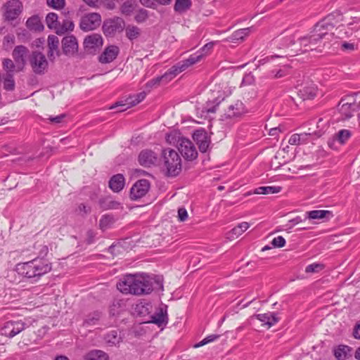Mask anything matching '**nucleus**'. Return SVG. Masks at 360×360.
Listing matches in <instances>:
<instances>
[{"label": "nucleus", "instance_id": "obj_22", "mask_svg": "<svg viewBox=\"0 0 360 360\" xmlns=\"http://www.w3.org/2000/svg\"><path fill=\"white\" fill-rule=\"evenodd\" d=\"M345 100H342L339 104V110L340 113L345 116L347 118H349L353 115V113L357 110V103H354V100H349L348 97Z\"/></svg>", "mask_w": 360, "mask_h": 360}, {"label": "nucleus", "instance_id": "obj_64", "mask_svg": "<svg viewBox=\"0 0 360 360\" xmlns=\"http://www.w3.org/2000/svg\"><path fill=\"white\" fill-rule=\"evenodd\" d=\"M77 210L81 215H86L91 212V207L82 203L78 206Z\"/></svg>", "mask_w": 360, "mask_h": 360}, {"label": "nucleus", "instance_id": "obj_11", "mask_svg": "<svg viewBox=\"0 0 360 360\" xmlns=\"http://www.w3.org/2000/svg\"><path fill=\"white\" fill-rule=\"evenodd\" d=\"M124 21L119 17H114L106 20L103 22V30L105 35H112L115 32H120L124 28Z\"/></svg>", "mask_w": 360, "mask_h": 360}, {"label": "nucleus", "instance_id": "obj_49", "mask_svg": "<svg viewBox=\"0 0 360 360\" xmlns=\"http://www.w3.org/2000/svg\"><path fill=\"white\" fill-rule=\"evenodd\" d=\"M151 308V305L148 302H141L140 303L136 305V311L141 315H145L148 314L150 311V309Z\"/></svg>", "mask_w": 360, "mask_h": 360}, {"label": "nucleus", "instance_id": "obj_62", "mask_svg": "<svg viewBox=\"0 0 360 360\" xmlns=\"http://www.w3.org/2000/svg\"><path fill=\"white\" fill-rule=\"evenodd\" d=\"M210 143V140L209 137L207 139H206L205 140H204L203 141L198 143V145L200 151L201 153H205L209 148Z\"/></svg>", "mask_w": 360, "mask_h": 360}, {"label": "nucleus", "instance_id": "obj_54", "mask_svg": "<svg viewBox=\"0 0 360 360\" xmlns=\"http://www.w3.org/2000/svg\"><path fill=\"white\" fill-rule=\"evenodd\" d=\"M220 335H215V334H212V335H208L207 337H206L205 338H204L202 340H201L200 342L197 343L196 345H195V347H202L206 344H208L210 342H212L214 340H216L217 339H218L219 338Z\"/></svg>", "mask_w": 360, "mask_h": 360}, {"label": "nucleus", "instance_id": "obj_58", "mask_svg": "<svg viewBox=\"0 0 360 360\" xmlns=\"http://www.w3.org/2000/svg\"><path fill=\"white\" fill-rule=\"evenodd\" d=\"M271 244L275 248H283L285 245V240L283 236H279L272 240Z\"/></svg>", "mask_w": 360, "mask_h": 360}, {"label": "nucleus", "instance_id": "obj_37", "mask_svg": "<svg viewBox=\"0 0 360 360\" xmlns=\"http://www.w3.org/2000/svg\"><path fill=\"white\" fill-rule=\"evenodd\" d=\"M125 34L126 37L132 41L141 36V30L136 26L129 25L125 29Z\"/></svg>", "mask_w": 360, "mask_h": 360}, {"label": "nucleus", "instance_id": "obj_18", "mask_svg": "<svg viewBox=\"0 0 360 360\" xmlns=\"http://www.w3.org/2000/svg\"><path fill=\"white\" fill-rule=\"evenodd\" d=\"M103 45V38L98 34H92L85 37L84 41V49L93 53Z\"/></svg>", "mask_w": 360, "mask_h": 360}, {"label": "nucleus", "instance_id": "obj_59", "mask_svg": "<svg viewBox=\"0 0 360 360\" xmlns=\"http://www.w3.org/2000/svg\"><path fill=\"white\" fill-rule=\"evenodd\" d=\"M302 137L301 135L297 134H295L290 136L289 139L288 143L290 145H299L304 143V141L302 140Z\"/></svg>", "mask_w": 360, "mask_h": 360}, {"label": "nucleus", "instance_id": "obj_44", "mask_svg": "<svg viewBox=\"0 0 360 360\" xmlns=\"http://www.w3.org/2000/svg\"><path fill=\"white\" fill-rule=\"evenodd\" d=\"M108 355L101 350H94L87 355L86 360H108Z\"/></svg>", "mask_w": 360, "mask_h": 360}, {"label": "nucleus", "instance_id": "obj_9", "mask_svg": "<svg viewBox=\"0 0 360 360\" xmlns=\"http://www.w3.org/2000/svg\"><path fill=\"white\" fill-rule=\"evenodd\" d=\"M101 22V17L97 13H91L81 18L79 27L83 31H91L96 29Z\"/></svg>", "mask_w": 360, "mask_h": 360}, {"label": "nucleus", "instance_id": "obj_21", "mask_svg": "<svg viewBox=\"0 0 360 360\" xmlns=\"http://www.w3.org/2000/svg\"><path fill=\"white\" fill-rule=\"evenodd\" d=\"M158 156L151 150H143L139 155V162L141 165L149 167L157 162Z\"/></svg>", "mask_w": 360, "mask_h": 360}, {"label": "nucleus", "instance_id": "obj_29", "mask_svg": "<svg viewBox=\"0 0 360 360\" xmlns=\"http://www.w3.org/2000/svg\"><path fill=\"white\" fill-rule=\"evenodd\" d=\"M184 64L182 62L177 63L176 65L172 66L170 69H169L164 75L163 77L165 78V82H168L172 80L174 77H176L180 72L184 71L186 68L184 67Z\"/></svg>", "mask_w": 360, "mask_h": 360}, {"label": "nucleus", "instance_id": "obj_33", "mask_svg": "<svg viewBox=\"0 0 360 360\" xmlns=\"http://www.w3.org/2000/svg\"><path fill=\"white\" fill-rule=\"evenodd\" d=\"M250 227L249 223L243 221L239 224L237 226L234 227L229 233L228 238L229 239L237 238L245 232Z\"/></svg>", "mask_w": 360, "mask_h": 360}, {"label": "nucleus", "instance_id": "obj_30", "mask_svg": "<svg viewBox=\"0 0 360 360\" xmlns=\"http://www.w3.org/2000/svg\"><path fill=\"white\" fill-rule=\"evenodd\" d=\"M257 319L261 322H264L268 326V328L273 326L278 321L274 313L259 314L256 315Z\"/></svg>", "mask_w": 360, "mask_h": 360}, {"label": "nucleus", "instance_id": "obj_34", "mask_svg": "<svg viewBox=\"0 0 360 360\" xmlns=\"http://www.w3.org/2000/svg\"><path fill=\"white\" fill-rule=\"evenodd\" d=\"M3 87L7 91H13L15 87L14 75L9 74H3L2 75Z\"/></svg>", "mask_w": 360, "mask_h": 360}, {"label": "nucleus", "instance_id": "obj_52", "mask_svg": "<svg viewBox=\"0 0 360 360\" xmlns=\"http://www.w3.org/2000/svg\"><path fill=\"white\" fill-rule=\"evenodd\" d=\"M290 73V69L288 66H284L282 68H280L278 70L271 71V74L273 75V77L276 79H279L288 75Z\"/></svg>", "mask_w": 360, "mask_h": 360}, {"label": "nucleus", "instance_id": "obj_4", "mask_svg": "<svg viewBox=\"0 0 360 360\" xmlns=\"http://www.w3.org/2000/svg\"><path fill=\"white\" fill-rule=\"evenodd\" d=\"M324 47L319 41V38L314 36L312 32L305 36H300L297 34L296 43L293 44L292 50L296 52L297 55L307 51H315L321 53Z\"/></svg>", "mask_w": 360, "mask_h": 360}, {"label": "nucleus", "instance_id": "obj_61", "mask_svg": "<svg viewBox=\"0 0 360 360\" xmlns=\"http://www.w3.org/2000/svg\"><path fill=\"white\" fill-rule=\"evenodd\" d=\"M255 82V77L252 73L246 74L242 80L241 85L246 86L253 84Z\"/></svg>", "mask_w": 360, "mask_h": 360}, {"label": "nucleus", "instance_id": "obj_46", "mask_svg": "<svg viewBox=\"0 0 360 360\" xmlns=\"http://www.w3.org/2000/svg\"><path fill=\"white\" fill-rule=\"evenodd\" d=\"M184 137L181 136V134L178 131H172L167 134L166 140L167 143L169 144H176V147H178V144L180 143V139H182Z\"/></svg>", "mask_w": 360, "mask_h": 360}, {"label": "nucleus", "instance_id": "obj_24", "mask_svg": "<svg viewBox=\"0 0 360 360\" xmlns=\"http://www.w3.org/2000/svg\"><path fill=\"white\" fill-rule=\"evenodd\" d=\"M125 179L121 174L113 175L109 181V187L115 193H119L124 186Z\"/></svg>", "mask_w": 360, "mask_h": 360}, {"label": "nucleus", "instance_id": "obj_3", "mask_svg": "<svg viewBox=\"0 0 360 360\" xmlns=\"http://www.w3.org/2000/svg\"><path fill=\"white\" fill-rule=\"evenodd\" d=\"M51 264L44 259H34L27 262L18 264L16 271L32 282H37L42 276L51 270Z\"/></svg>", "mask_w": 360, "mask_h": 360}, {"label": "nucleus", "instance_id": "obj_50", "mask_svg": "<svg viewBox=\"0 0 360 360\" xmlns=\"http://www.w3.org/2000/svg\"><path fill=\"white\" fill-rule=\"evenodd\" d=\"M46 4L56 10H61L65 6V0H46Z\"/></svg>", "mask_w": 360, "mask_h": 360}, {"label": "nucleus", "instance_id": "obj_16", "mask_svg": "<svg viewBox=\"0 0 360 360\" xmlns=\"http://www.w3.org/2000/svg\"><path fill=\"white\" fill-rule=\"evenodd\" d=\"M247 112V110L242 101H237L230 105L225 111L223 117L224 120L233 119L242 117Z\"/></svg>", "mask_w": 360, "mask_h": 360}, {"label": "nucleus", "instance_id": "obj_20", "mask_svg": "<svg viewBox=\"0 0 360 360\" xmlns=\"http://www.w3.org/2000/svg\"><path fill=\"white\" fill-rule=\"evenodd\" d=\"M149 322L157 325L158 327L166 326L168 323L167 306L160 307L154 314L151 315Z\"/></svg>", "mask_w": 360, "mask_h": 360}, {"label": "nucleus", "instance_id": "obj_55", "mask_svg": "<svg viewBox=\"0 0 360 360\" xmlns=\"http://www.w3.org/2000/svg\"><path fill=\"white\" fill-rule=\"evenodd\" d=\"M148 17V11L143 8L140 9L136 14L134 18L137 22H144Z\"/></svg>", "mask_w": 360, "mask_h": 360}, {"label": "nucleus", "instance_id": "obj_19", "mask_svg": "<svg viewBox=\"0 0 360 360\" xmlns=\"http://www.w3.org/2000/svg\"><path fill=\"white\" fill-rule=\"evenodd\" d=\"M48 52L47 56L49 59L53 62L56 56L60 55L59 50V39L56 35H49L47 39Z\"/></svg>", "mask_w": 360, "mask_h": 360}, {"label": "nucleus", "instance_id": "obj_23", "mask_svg": "<svg viewBox=\"0 0 360 360\" xmlns=\"http://www.w3.org/2000/svg\"><path fill=\"white\" fill-rule=\"evenodd\" d=\"M119 48L116 46L107 47L99 57V61L102 63H109L113 61L117 56Z\"/></svg>", "mask_w": 360, "mask_h": 360}, {"label": "nucleus", "instance_id": "obj_28", "mask_svg": "<svg viewBox=\"0 0 360 360\" xmlns=\"http://www.w3.org/2000/svg\"><path fill=\"white\" fill-rule=\"evenodd\" d=\"M104 340L108 346H116L122 338L117 330H112L105 335Z\"/></svg>", "mask_w": 360, "mask_h": 360}, {"label": "nucleus", "instance_id": "obj_32", "mask_svg": "<svg viewBox=\"0 0 360 360\" xmlns=\"http://www.w3.org/2000/svg\"><path fill=\"white\" fill-rule=\"evenodd\" d=\"M252 30H253L252 27L238 30L235 31L231 34V36L229 37L230 41L232 42H236L238 41H243L244 39L247 36H248Z\"/></svg>", "mask_w": 360, "mask_h": 360}, {"label": "nucleus", "instance_id": "obj_53", "mask_svg": "<svg viewBox=\"0 0 360 360\" xmlns=\"http://www.w3.org/2000/svg\"><path fill=\"white\" fill-rule=\"evenodd\" d=\"M134 8V4L131 1H127L122 4L120 10L122 14L129 15L133 12Z\"/></svg>", "mask_w": 360, "mask_h": 360}, {"label": "nucleus", "instance_id": "obj_43", "mask_svg": "<svg viewBox=\"0 0 360 360\" xmlns=\"http://www.w3.org/2000/svg\"><path fill=\"white\" fill-rule=\"evenodd\" d=\"M191 6V0H176L174 10L178 13H184Z\"/></svg>", "mask_w": 360, "mask_h": 360}, {"label": "nucleus", "instance_id": "obj_47", "mask_svg": "<svg viewBox=\"0 0 360 360\" xmlns=\"http://www.w3.org/2000/svg\"><path fill=\"white\" fill-rule=\"evenodd\" d=\"M202 57H203L202 53H196V54L190 56V57L188 59L184 60L181 62L184 65V67H185L186 69L188 67H190L191 65H194L195 63L200 61Z\"/></svg>", "mask_w": 360, "mask_h": 360}, {"label": "nucleus", "instance_id": "obj_57", "mask_svg": "<svg viewBox=\"0 0 360 360\" xmlns=\"http://www.w3.org/2000/svg\"><path fill=\"white\" fill-rule=\"evenodd\" d=\"M161 81H165V78L163 77V75H162L160 77H155V78L152 79L151 80L148 81L146 83V88L152 89L154 86H158Z\"/></svg>", "mask_w": 360, "mask_h": 360}, {"label": "nucleus", "instance_id": "obj_26", "mask_svg": "<svg viewBox=\"0 0 360 360\" xmlns=\"http://www.w3.org/2000/svg\"><path fill=\"white\" fill-rule=\"evenodd\" d=\"M27 28L32 32H41L44 30V25L41 22L39 17L34 15L29 18L26 21Z\"/></svg>", "mask_w": 360, "mask_h": 360}, {"label": "nucleus", "instance_id": "obj_31", "mask_svg": "<svg viewBox=\"0 0 360 360\" xmlns=\"http://www.w3.org/2000/svg\"><path fill=\"white\" fill-rule=\"evenodd\" d=\"M98 203L101 208L104 210H117L120 207V203L110 197L100 199Z\"/></svg>", "mask_w": 360, "mask_h": 360}, {"label": "nucleus", "instance_id": "obj_15", "mask_svg": "<svg viewBox=\"0 0 360 360\" xmlns=\"http://www.w3.org/2000/svg\"><path fill=\"white\" fill-rule=\"evenodd\" d=\"M63 53L68 57L73 56L78 51V42L73 35H68L61 41Z\"/></svg>", "mask_w": 360, "mask_h": 360}, {"label": "nucleus", "instance_id": "obj_35", "mask_svg": "<svg viewBox=\"0 0 360 360\" xmlns=\"http://www.w3.org/2000/svg\"><path fill=\"white\" fill-rule=\"evenodd\" d=\"M333 33H335V39L337 38L343 39L351 36L352 34V30L349 26L341 25L335 28Z\"/></svg>", "mask_w": 360, "mask_h": 360}, {"label": "nucleus", "instance_id": "obj_45", "mask_svg": "<svg viewBox=\"0 0 360 360\" xmlns=\"http://www.w3.org/2000/svg\"><path fill=\"white\" fill-rule=\"evenodd\" d=\"M351 131L348 129H341L337 134H335L334 138L335 140L339 141L341 144H344L351 137Z\"/></svg>", "mask_w": 360, "mask_h": 360}, {"label": "nucleus", "instance_id": "obj_10", "mask_svg": "<svg viewBox=\"0 0 360 360\" xmlns=\"http://www.w3.org/2000/svg\"><path fill=\"white\" fill-rule=\"evenodd\" d=\"M297 33L286 34L275 41V44L280 49H286L287 54L290 56L297 55L296 52L292 50L293 44L296 43Z\"/></svg>", "mask_w": 360, "mask_h": 360}, {"label": "nucleus", "instance_id": "obj_38", "mask_svg": "<svg viewBox=\"0 0 360 360\" xmlns=\"http://www.w3.org/2000/svg\"><path fill=\"white\" fill-rule=\"evenodd\" d=\"M3 70H4V74H9L14 75V73L17 71V64L10 58H5L2 62Z\"/></svg>", "mask_w": 360, "mask_h": 360}, {"label": "nucleus", "instance_id": "obj_39", "mask_svg": "<svg viewBox=\"0 0 360 360\" xmlns=\"http://www.w3.org/2000/svg\"><path fill=\"white\" fill-rule=\"evenodd\" d=\"M75 25L73 22L70 20L66 19L63 21L62 25L59 23L56 32L58 34H63L68 31H72Z\"/></svg>", "mask_w": 360, "mask_h": 360}, {"label": "nucleus", "instance_id": "obj_36", "mask_svg": "<svg viewBox=\"0 0 360 360\" xmlns=\"http://www.w3.org/2000/svg\"><path fill=\"white\" fill-rule=\"evenodd\" d=\"M330 214L331 212L328 210H311L306 212L304 219H321Z\"/></svg>", "mask_w": 360, "mask_h": 360}, {"label": "nucleus", "instance_id": "obj_1", "mask_svg": "<svg viewBox=\"0 0 360 360\" xmlns=\"http://www.w3.org/2000/svg\"><path fill=\"white\" fill-rule=\"evenodd\" d=\"M117 287L122 293L136 295L149 294L154 290H163L162 280L160 276L146 274L127 275L117 284Z\"/></svg>", "mask_w": 360, "mask_h": 360}, {"label": "nucleus", "instance_id": "obj_60", "mask_svg": "<svg viewBox=\"0 0 360 360\" xmlns=\"http://www.w3.org/2000/svg\"><path fill=\"white\" fill-rule=\"evenodd\" d=\"M293 167L295 168H297V169H303L311 167L310 164L301 162L300 159L299 158H295L293 160Z\"/></svg>", "mask_w": 360, "mask_h": 360}, {"label": "nucleus", "instance_id": "obj_56", "mask_svg": "<svg viewBox=\"0 0 360 360\" xmlns=\"http://www.w3.org/2000/svg\"><path fill=\"white\" fill-rule=\"evenodd\" d=\"M323 269V265L321 264L313 263L311 264L308 265L306 267L305 271L307 273H315L319 272V271Z\"/></svg>", "mask_w": 360, "mask_h": 360}, {"label": "nucleus", "instance_id": "obj_42", "mask_svg": "<svg viewBox=\"0 0 360 360\" xmlns=\"http://www.w3.org/2000/svg\"><path fill=\"white\" fill-rule=\"evenodd\" d=\"M114 223V218L110 214L103 215L99 221V228L105 231Z\"/></svg>", "mask_w": 360, "mask_h": 360}, {"label": "nucleus", "instance_id": "obj_12", "mask_svg": "<svg viewBox=\"0 0 360 360\" xmlns=\"http://www.w3.org/2000/svg\"><path fill=\"white\" fill-rule=\"evenodd\" d=\"M150 188V183L146 179L137 181L130 189V198L132 200H139L146 195Z\"/></svg>", "mask_w": 360, "mask_h": 360}, {"label": "nucleus", "instance_id": "obj_27", "mask_svg": "<svg viewBox=\"0 0 360 360\" xmlns=\"http://www.w3.org/2000/svg\"><path fill=\"white\" fill-rule=\"evenodd\" d=\"M351 350L349 346L340 345L333 349V354L337 360H345L351 356Z\"/></svg>", "mask_w": 360, "mask_h": 360}, {"label": "nucleus", "instance_id": "obj_40", "mask_svg": "<svg viewBox=\"0 0 360 360\" xmlns=\"http://www.w3.org/2000/svg\"><path fill=\"white\" fill-rule=\"evenodd\" d=\"M58 16L56 13L51 12L49 13L46 17V23L49 28L53 29L56 31L59 22L58 20Z\"/></svg>", "mask_w": 360, "mask_h": 360}, {"label": "nucleus", "instance_id": "obj_13", "mask_svg": "<svg viewBox=\"0 0 360 360\" xmlns=\"http://www.w3.org/2000/svg\"><path fill=\"white\" fill-rule=\"evenodd\" d=\"M28 53V48L23 45L16 46L13 50L12 56L17 64V71L23 70L26 64V58Z\"/></svg>", "mask_w": 360, "mask_h": 360}, {"label": "nucleus", "instance_id": "obj_17", "mask_svg": "<svg viewBox=\"0 0 360 360\" xmlns=\"http://www.w3.org/2000/svg\"><path fill=\"white\" fill-rule=\"evenodd\" d=\"M146 96V93L145 91L140 92L134 96H130L127 98L124 102L120 101L115 103V106H112L111 108H114L116 107H122L121 109L119 110L120 112L124 111L128 108L134 106L141 102Z\"/></svg>", "mask_w": 360, "mask_h": 360}, {"label": "nucleus", "instance_id": "obj_14", "mask_svg": "<svg viewBox=\"0 0 360 360\" xmlns=\"http://www.w3.org/2000/svg\"><path fill=\"white\" fill-rule=\"evenodd\" d=\"M25 323L22 321H10L4 323L1 328V334L6 337L13 338L25 329Z\"/></svg>", "mask_w": 360, "mask_h": 360}, {"label": "nucleus", "instance_id": "obj_51", "mask_svg": "<svg viewBox=\"0 0 360 360\" xmlns=\"http://www.w3.org/2000/svg\"><path fill=\"white\" fill-rule=\"evenodd\" d=\"M208 138L207 134L205 130H196L193 134V139L197 144Z\"/></svg>", "mask_w": 360, "mask_h": 360}, {"label": "nucleus", "instance_id": "obj_48", "mask_svg": "<svg viewBox=\"0 0 360 360\" xmlns=\"http://www.w3.org/2000/svg\"><path fill=\"white\" fill-rule=\"evenodd\" d=\"M335 41V44H338V45L340 46L341 50L343 51L351 52L357 49V45L352 42H347L345 41Z\"/></svg>", "mask_w": 360, "mask_h": 360}, {"label": "nucleus", "instance_id": "obj_7", "mask_svg": "<svg viewBox=\"0 0 360 360\" xmlns=\"http://www.w3.org/2000/svg\"><path fill=\"white\" fill-rule=\"evenodd\" d=\"M3 16L7 21L12 22L18 18L22 11V4L19 0H9L2 8Z\"/></svg>", "mask_w": 360, "mask_h": 360}, {"label": "nucleus", "instance_id": "obj_2", "mask_svg": "<svg viewBox=\"0 0 360 360\" xmlns=\"http://www.w3.org/2000/svg\"><path fill=\"white\" fill-rule=\"evenodd\" d=\"M342 18V16L340 13H331L314 25L311 32L315 37L319 38L324 48H330L335 44L336 41L332 42L335 40V33L333 30Z\"/></svg>", "mask_w": 360, "mask_h": 360}, {"label": "nucleus", "instance_id": "obj_41", "mask_svg": "<svg viewBox=\"0 0 360 360\" xmlns=\"http://www.w3.org/2000/svg\"><path fill=\"white\" fill-rule=\"evenodd\" d=\"M281 190V187L280 186H261L257 188L255 190V193L256 194H269V193H279Z\"/></svg>", "mask_w": 360, "mask_h": 360}, {"label": "nucleus", "instance_id": "obj_8", "mask_svg": "<svg viewBox=\"0 0 360 360\" xmlns=\"http://www.w3.org/2000/svg\"><path fill=\"white\" fill-rule=\"evenodd\" d=\"M178 150L183 158L188 161H191L197 158L198 151L193 143L188 139L183 138L180 139L178 144Z\"/></svg>", "mask_w": 360, "mask_h": 360}, {"label": "nucleus", "instance_id": "obj_63", "mask_svg": "<svg viewBox=\"0 0 360 360\" xmlns=\"http://www.w3.org/2000/svg\"><path fill=\"white\" fill-rule=\"evenodd\" d=\"M188 218V212L184 207H180L178 210V219L180 221H184Z\"/></svg>", "mask_w": 360, "mask_h": 360}, {"label": "nucleus", "instance_id": "obj_6", "mask_svg": "<svg viewBox=\"0 0 360 360\" xmlns=\"http://www.w3.org/2000/svg\"><path fill=\"white\" fill-rule=\"evenodd\" d=\"M29 61L32 71L36 75H41L47 71L49 62L43 53L39 51H32Z\"/></svg>", "mask_w": 360, "mask_h": 360}, {"label": "nucleus", "instance_id": "obj_5", "mask_svg": "<svg viewBox=\"0 0 360 360\" xmlns=\"http://www.w3.org/2000/svg\"><path fill=\"white\" fill-rule=\"evenodd\" d=\"M164 165L169 176H176L181 171V159L178 153L171 148L162 151Z\"/></svg>", "mask_w": 360, "mask_h": 360}, {"label": "nucleus", "instance_id": "obj_25", "mask_svg": "<svg viewBox=\"0 0 360 360\" xmlns=\"http://www.w3.org/2000/svg\"><path fill=\"white\" fill-rule=\"evenodd\" d=\"M317 93V87L315 84H311L304 86L299 90L298 95L303 100L313 99Z\"/></svg>", "mask_w": 360, "mask_h": 360}]
</instances>
